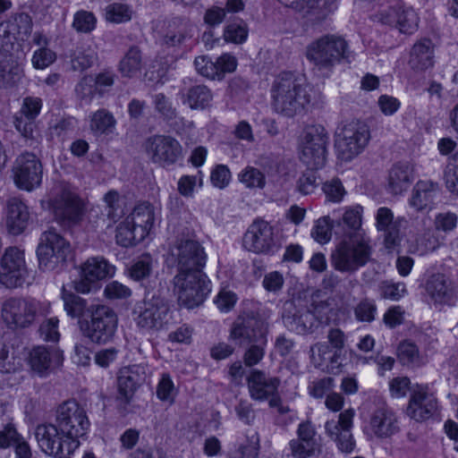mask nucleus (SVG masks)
I'll list each match as a JSON object with an SVG mask.
<instances>
[{"label":"nucleus","mask_w":458,"mask_h":458,"mask_svg":"<svg viewBox=\"0 0 458 458\" xmlns=\"http://www.w3.org/2000/svg\"><path fill=\"white\" fill-rule=\"evenodd\" d=\"M270 98L273 110L285 117L301 114L310 102L307 86L292 72H284L275 78Z\"/></svg>","instance_id":"obj_1"},{"label":"nucleus","mask_w":458,"mask_h":458,"mask_svg":"<svg viewBox=\"0 0 458 458\" xmlns=\"http://www.w3.org/2000/svg\"><path fill=\"white\" fill-rule=\"evenodd\" d=\"M371 254L369 238L357 233L337 243L331 253L330 260L335 270L352 274L364 267L370 260Z\"/></svg>","instance_id":"obj_2"},{"label":"nucleus","mask_w":458,"mask_h":458,"mask_svg":"<svg viewBox=\"0 0 458 458\" xmlns=\"http://www.w3.org/2000/svg\"><path fill=\"white\" fill-rule=\"evenodd\" d=\"M306 57L318 71L328 74L348 58V44L341 36L327 34L308 45Z\"/></svg>","instance_id":"obj_3"},{"label":"nucleus","mask_w":458,"mask_h":458,"mask_svg":"<svg viewBox=\"0 0 458 458\" xmlns=\"http://www.w3.org/2000/svg\"><path fill=\"white\" fill-rule=\"evenodd\" d=\"M50 311V303L30 297H11L4 301L1 317L11 329H22L30 327L38 317Z\"/></svg>","instance_id":"obj_4"},{"label":"nucleus","mask_w":458,"mask_h":458,"mask_svg":"<svg viewBox=\"0 0 458 458\" xmlns=\"http://www.w3.org/2000/svg\"><path fill=\"white\" fill-rule=\"evenodd\" d=\"M89 320L80 322L81 330L90 342L105 344L115 335L118 327V317L115 311L107 305L92 304L88 309Z\"/></svg>","instance_id":"obj_5"},{"label":"nucleus","mask_w":458,"mask_h":458,"mask_svg":"<svg viewBox=\"0 0 458 458\" xmlns=\"http://www.w3.org/2000/svg\"><path fill=\"white\" fill-rule=\"evenodd\" d=\"M173 284L179 302L189 309L201 304L211 291L207 275L199 269L178 270Z\"/></svg>","instance_id":"obj_6"},{"label":"nucleus","mask_w":458,"mask_h":458,"mask_svg":"<svg viewBox=\"0 0 458 458\" xmlns=\"http://www.w3.org/2000/svg\"><path fill=\"white\" fill-rule=\"evenodd\" d=\"M370 131L367 124L358 120L338 126L335 134V146L338 158L349 162L368 146Z\"/></svg>","instance_id":"obj_7"},{"label":"nucleus","mask_w":458,"mask_h":458,"mask_svg":"<svg viewBox=\"0 0 458 458\" xmlns=\"http://www.w3.org/2000/svg\"><path fill=\"white\" fill-rule=\"evenodd\" d=\"M48 204L55 220L63 225H76L82 218L83 202L68 184H56L51 191Z\"/></svg>","instance_id":"obj_8"},{"label":"nucleus","mask_w":458,"mask_h":458,"mask_svg":"<svg viewBox=\"0 0 458 458\" xmlns=\"http://www.w3.org/2000/svg\"><path fill=\"white\" fill-rule=\"evenodd\" d=\"M329 134L321 124L307 126L300 138L299 150L301 160L310 169L322 168L327 162Z\"/></svg>","instance_id":"obj_9"},{"label":"nucleus","mask_w":458,"mask_h":458,"mask_svg":"<svg viewBox=\"0 0 458 458\" xmlns=\"http://www.w3.org/2000/svg\"><path fill=\"white\" fill-rule=\"evenodd\" d=\"M71 244L55 229L50 228L42 233L37 254L39 267L51 271L63 265L71 254Z\"/></svg>","instance_id":"obj_10"},{"label":"nucleus","mask_w":458,"mask_h":458,"mask_svg":"<svg viewBox=\"0 0 458 458\" xmlns=\"http://www.w3.org/2000/svg\"><path fill=\"white\" fill-rule=\"evenodd\" d=\"M55 423L63 434L80 445L79 438L84 436L89 427L85 410L75 401H67L60 404L55 411Z\"/></svg>","instance_id":"obj_11"},{"label":"nucleus","mask_w":458,"mask_h":458,"mask_svg":"<svg viewBox=\"0 0 458 458\" xmlns=\"http://www.w3.org/2000/svg\"><path fill=\"white\" fill-rule=\"evenodd\" d=\"M142 148L148 158L161 167L168 168L182 159L180 142L168 135L156 134L148 137Z\"/></svg>","instance_id":"obj_12"},{"label":"nucleus","mask_w":458,"mask_h":458,"mask_svg":"<svg viewBox=\"0 0 458 458\" xmlns=\"http://www.w3.org/2000/svg\"><path fill=\"white\" fill-rule=\"evenodd\" d=\"M35 437L42 452L55 458H71L76 444L71 441L56 423H41L35 428Z\"/></svg>","instance_id":"obj_13"},{"label":"nucleus","mask_w":458,"mask_h":458,"mask_svg":"<svg viewBox=\"0 0 458 458\" xmlns=\"http://www.w3.org/2000/svg\"><path fill=\"white\" fill-rule=\"evenodd\" d=\"M400 431L399 418L386 404L373 409L364 421L362 432L369 440H387Z\"/></svg>","instance_id":"obj_14"},{"label":"nucleus","mask_w":458,"mask_h":458,"mask_svg":"<svg viewBox=\"0 0 458 458\" xmlns=\"http://www.w3.org/2000/svg\"><path fill=\"white\" fill-rule=\"evenodd\" d=\"M280 379L276 377H268L265 372L253 369L247 377V385L250 397L256 401L268 400L271 408H276L278 412L284 414L290 410L282 403L278 394Z\"/></svg>","instance_id":"obj_15"},{"label":"nucleus","mask_w":458,"mask_h":458,"mask_svg":"<svg viewBox=\"0 0 458 458\" xmlns=\"http://www.w3.org/2000/svg\"><path fill=\"white\" fill-rule=\"evenodd\" d=\"M134 314V319L140 327L159 330L168 323L170 309L164 298L153 295L138 303Z\"/></svg>","instance_id":"obj_16"},{"label":"nucleus","mask_w":458,"mask_h":458,"mask_svg":"<svg viewBox=\"0 0 458 458\" xmlns=\"http://www.w3.org/2000/svg\"><path fill=\"white\" fill-rule=\"evenodd\" d=\"M355 411L352 408L341 411L337 420L325 422V433L333 441L341 453L351 454L356 447V441L352 432Z\"/></svg>","instance_id":"obj_17"},{"label":"nucleus","mask_w":458,"mask_h":458,"mask_svg":"<svg viewBox=\"0 0 458 458\" xmlns=\"http://www.w3.org/2000/svg\"><path fill=\"white\" fill-rule=\"evenodd\" d=\"M28 278L23 251L16 247L6 249L0 259V284L13 289L22 286Z\"/></svg>","instance_id":"obj_18"},{"label":"nucleus","mask_w":458,"mask_h":458,"mask_svg":"<svg viewBox=\"0 0 458 458\" xmlns=\"http://www.w3.org/2000/svg\"><path fill=\"white\" fill-rule=\"evenodd\" d=\"M13 177L17 188L31 191L42 182L43 166L33 153L26 152L19 156L13 167Z\"/></svg>","instance_id":"obj_19"},{"label":"nucleus","mask_w":458,"mask_h":458,"mask_svg":"<svg viewBox=\"0 0 458 458\" xmlns=\"http://www.w3.org/2000/svg\"><path fill=\"white\" fill-rule=\"evenodd\" d=\"M115 273V267L104 257L89 258L81 267V278L75 282L74 289L81 293H89L97 284L111 277Z\"/></svg>","instance_id":"obj_20"},{"label":"nucleus","mask_w":458,"mask_h":458,"mask_svg":"<svg viewBox=\"0 0 458 458\" xmlns=\"http://www.w3.org/2000/svg\"><path fill=\"white\" fill-rule=\"evenodd\" d=\"M242 246L255 254H273L276 249L273 227L265 220H255L243 235Z\"/></svg>","instance_id":"obj_21"},{"label":"nucleus","mask_w":458,"mask_h":458,"mask_svg":"<svg viewBox=\"0 0 458 458\" xmlns=\"http://www.w3.org/2000/svg\"><path fill=\"white\" fill-rule=\"evenodd\" d=\"M25 360L31 372L39 377H47L61 365L63 355L56 347L35 345L27 350Z\"/></svg>","instance_id":"obj_22"},{"label":"nucleus","mask_w":458,"mask_h":458,"mask_svg":"<svg viewBox=\"0 0 458 458\" xmlns=\"http://www.w3.org/2000/svg\"><path fill=\"white\" fill-rule=\"evenodd\" d=\"M172 255L177 261L178 270L203 271L207 255L204 248L194 240L182 239L172 248Z\"/></svg>","instance_id":"obj_23"},{"label":"nucleus","mask_w":458,"mask_h":458,"mask_svg":"<svg viewBox=\"0 0 458 458\" xmlns=\"http://www.w3.org/2000/svg\"><path fill=\"white\" fill-rule=\"evenodd\" d=\"M266 323L253 312L240 315L233 322L230 337L240 344L260 341L267 337Z\"/></svg>","instance_id":"obj_24"},{"label":"nucleus","mask_w":458,"mask_h":458,"mask_svg":"<svg viewBox=\"0 0 458 458\" xmlns=\"http://www.w3.org/2000/svg\"><path fill=\"white\" fill-rule=\"evenodd\" d=\"M408 220L404 216L394 218V214L388 208H379L376 215V226L384 232V244L386 249L393 250L401 243V229L404 228Z\"/></svg>","instance_id":"obj_25"},{"label":"nucleus","mask_w":458,"mask_h":458,"mask_svg":"<svg viewBox=\"0 0 458 458\" xmlns=\"http://www.w3.org/2000/svg\"><path fill=\"white\" fill-rule=\"evenodd\" d=\"M297 438L289 442L291 454L295 458H309L320 453L321 446L316 438L317 431L310 420L302 421L297 428Z\"/></svg>","instance_id":"obj_26"},{"label":"nucleus","mask_w":458,"mask_h":458,"mask_svg":"<svg viewBox=\"0 0 458 458\" xmlns=\"http://www.w3.org/2000/svg\"><path fill=\"white\" fill-rule=\"evenodd\" d=\"M426 291L435 302L451 305L458 300L457 286L442 273H435L428 277Z\"/></svg>","instance_id":"obj_27"},{"label":"nucleus","mask_w":458,"mask_h":458,"mask_svg":"<svg viewBox=\"0 0 458 458\" xmlns=\"http://www.w3.org/2000/svg\"><path fill=\"white\" fill-rule=\"evenodd\" d=\"M41 108V98L31 96L23 98L21 109L14 116L13 124L24 138H32L34 120L39 114Z\"/></svg>","instance_id":"obj_28"},{"label":"nucleus","mask_w":458,"mask_h":458,"mask_svg":"<svg viewBox=\"0 0 458 458\" xmlns=\"http://www.w3.org/2000/svg\"><path fill=\"white\" fill-rule=\"evenodd\" d=\"M144 380L145 370L142 366L132 365L121 369L117 378L118 398L129 403Z\"/></svg>","instance_id":"obj_29"},{"label":"nucleus","mask_w":458,"mask_h":458,"mask_svg":"<svg viewBox=\"0 0 458 458\" xmlns=\"http://www.w3.org/2000/svg\"><path fill=\"white\" fill-rule=\"evenodd\" d=\"M437 409V398L425 387L416 389L410 399L407 414L417 421L430 418Z\"/></svg>","instance_id":"obj_30"},{"label":"nucleus","mask_w":458,"mask_h":458,"mask_svg":"<svg viewBox=\"0 0 458 458\" xmlns=\"http://www.w3.org/2000/svg\"><path fill=\"white\" fill-rule=\"evenodd\" d=\"M439 184L431 180L418 181L409 199V205L416 211L430 210L433 208Z\"/></svg>","instance_id":"obj_31"},{"label":"nucleus","mask_w":458,"mask_h":458,"mask_svg":"<svg viewBox=\"0 0 458 458\" xmlns=\"http://www.w3.org/2000/svg\"><path fill=\"white\" fill-rule=\"evenodd\" d=\"M30 220L27 205L17 198L7 202L5 227L10 234L19 235L26 229Z\"/></svg>","instance_id":"obj_32"},{"label":"nucleus","mask_w":458,"mask_h":458,"mask_svg":"<svg viewBox=\"0 0 458 458\" xmlns=\"http://www.w3.org/2000/svg\"><path fill=\"white\" fill-rule=\"evenodd\" d=\"M192 27L186 19L174 17L165 22L163 31V44L167 47L182 45L187 38H191Z\"/></svg>","instance_id":"obj_33"},{"label":"nucleus","mask_w":458,"mask_h":458,"mask_svg":"<svg viewBox=\"0 0 458 458\" xmlns=\"http://www.w3.org/2000/svg\"><path fill=\"white\" fill-rule=\"evenodd\" d=\"M409 64L414 71H426L434 65V45L430 39L416 42L411 51Z\"/></svg>","instance_id":"obj_34"},{"label":"nucleus","mask_w":458,"mask_h":458,"mask_svg":"<svg viewBox=\"0 0 458 458\" xmlns=\"http://www.w3.org/2000/svg\"><path fill=\"white\" fill-rule=\"evenodd\" d=\"M413 181V166L409 163L394 165L388 176V188L393 194H401L411 186Z\"/></svg>","instance_id":"obj_35"},{"label":"nucleus","mask_w":458,"mask_h":458,"mask_svg":"<svg viewBox=\"0 0 458 458\" xmlns=\"http://www.w3.org/2000/svg\"><path fill=\"white\" fill-rule=\"evenodd\" d=\"M145 237L148 234L155 219L154 208L147 202L138 204L126 217Z\"/></svg>","instance_id":"obj_36"},{"label":"nucleus","mask_w":458,"mask_h":458,"mask_svg":"<svg viewBox=\"0 0 458 458\" xmlns=\"http://www.w3.org/2000/svg\"><path fill=\"white\" fill-rule=\"evenodd\" d=\"M213 94L205 85H195L191 87L182 95V101L192 110H203L211 106Z\"/></svg>","instance_id":"obj_37"},{"label":"nucleus","mask_w":458,"mask_h":458,"mask_svg":"<svg viewBox=\"0 0 458 458\" xmlns=\"http://www.w3.org/2000/svg\"><path fill=\"white\" fill-rule=\"evenodd\" d=\"M284 325L289 330L299 335L312 333L318 328V323L310 310L298 311L284 317Z\"/></svg>","instance_id":"obj_38"},{"label":"nucleus","mask_w":458,"mask_h":458,"mask_svg":"<svg viewBox=\"0 0 458 458\" xmlns=\"http://www.w3.org/2000/svg\"><path fill=\"white\" fill-rule=\"evenodd\" d=\"M115 125L114 116L106 109H99L89 115V130L95 136L113 133Z\"/></svg>","instance_id":"obj_39"},{"label":"nucleus","mask_w":458,"mask_h":458,"mask_svg":"<svg viewBox=\"0 0 458 458\" xmlns=\"http://www.w3.org/2000/svg\"><path fill=\"white\" fill-rule=\"evenodd\" d=\"M142 67V54L137 47H130L119 64L120 72L127 78L136 77L141 72Z\"/></svg>","instance_id":"obj_40"},{"label":"nucleus","mask_w":458,"mask_h":458,"mask_svg":"<svg viewBox=\"0 0 458 458\" xmlns=\"http://www.w3.org/2000/svg\"><path fill=\"white\" fill-rule=\"evenodd\" d=\"M237 179L250 191L263 190L267 184L265 174L257 167L247 165L238 174Z\"/></svg>","instance_id":"obj_41"},{"label":"nucleus","mask_w":458,"mask_h":458,"mask_svg":"<svg viewBox=\"0 0 458 458\" xmlns=\"http://www.w3.org/2000/svg\"><path fill=\"white\" fill-rule=\"evenodd\" d=\"M145 238L127 218L117 226L116 242L123 247L133 246Z\"/></svg>","instance_id":"obj_42"},{"label":"nucleus","mask_w":458,"mask_h":458,"mask_svg":"<svg viewBox=\"0 0 458 458\" xmlns=\"http://www.w3.org/2000/svg\"><path fill=\"white\" fill-rule=\"evenodd\" d=\"M310 307V311L317 320L318 327L330 324L336 315L332 301L329 299L323 301L313 299Z\"/></svg>","instance_id":"obj_43"},{"label":"nucleus","mask_w":458,"mask_h":458,"mask_svg":"<svg viewBox=\"0 0 458 458\" xmlns=\"http://www.w3.org/2000/svg\"><path fill=\"white\" fill-rule=\"evenodd\" d=\"M62 299L64 301V308L67 315L72 318H81L86 312L88 313L87 301L81 297L71 293H65L63 289Z\"/></svg>","instance_id":"obj_44"},{"label":"nucleus","mask_w":458,"mask_h":458,"mask_svg":"<svg viewBox=\"0 0 458 458\" xmlns=\"http://www.w3.org/2000/svg\"><path fill=\"white\" fill-rule=\"evenodd\" d=\"M97 55L89 47H78L71 55V65L72 70L82 72L94 64Z\"/></svg>","instance_id":"obj_45"},{"label":"nucleus","mask_w":458,"mask_h":458,"mask_svg":"<svg viewBox=\"0 0 458 458\" xmlns=\"http://www.w3.org/2000/svg\"><path fill=\"white\" fill-rule=\"evenodd\" d=\"M419 17L411 7L399 6L395 27L402 33L412 34L418 28Z\"/></svg>","instance_id":"obj_46"},{"label":"nucleus","mask_w":458,"mask_h":458,"mask_svg":"<svg viewBox=\"0 0 458 458\" xmlns=\"http://www.w3.org/2000/svg\"><path fill=\"white\" fill-rule=\"evenodd\" d=\"M106 20L112 23H123L130 21L133 15L131 5L123 3L108 4L105 10Z\"/></svg>","instance_id":"obj_47"},{"label":"nucleus","mask_w":458,"mask_h":458,"mask_svg":"<svg viewBox=\"0 0 458 458\" xmlns=\"http://www.w3.org/2000/svg\"><path fill=\"white\" fill-rule=\"evenodd\" d=\"M333 222L329 216L318 218L311 230L312 238L320 244L328 242L332 238Z\"/></svg>","instance_id":"obj_48"},{"label":"nucleus","mask_w":458,"mask_h":458,"mask_svg":"<svg viewBox=\"0 0 458 458\" xmlns=\"http://www.w3.org/2000/svg\"><path fill=\"white\" fill-rule=\"evenodd\" d=\"M444 178L446 189L458 196V150L450 158Z\"/></svg>","instance_id":"obj_49"},{"label":"nucleus","mask_w":458,"mask_h":458,"mask_svg":"<svg viewBox=\"0 0 458 458\" xmlns=\"http://www.w3.org/2000/svg\"><path fill=\"white\" fill-rule=\"evenodd\" d=\"M152 267V257L149 254H143L131 265L130 276L133 280L140 281L150 275Z\"/></svg>","instance_id":"obj_50"},{"label":"nucleus","mask_w":458,"mask_h":458,"mask_svg":"<svg viewBox=\"0 0 458 458\" xmlns=\"http://www.w3.org/2000/svg\"><path fill=\"white\" fill-rule=\"evenodd\" d=\"M21 78L18 66L7 60H0V88L14 85Z\"/></svg>","instance_id":"obj_51"},{"label":"nucleus","mask_w":458,"mask_h":458,"mask_svg":"<svg viewBox=\"0 0 458 458\" xmlns=\"http://www.w3.org/2000/svg\"><path fill=\"white\" fill-rule=\"evenodd\" d=\"M259 450V437L253 433L247 439V444L242 445L230 454L229 458H257Z\"/></svg>","instance_id":"obj_52"},{"label":"nucleus","mask_w":458,"mask_h":458,"mask_svg":"<svg viewBox=\"0 0 458 458\" xmlns=\"http://www.w3.org/2000/svg\"><path fill=\"white\" fill-rule=\"evenodd\" d=\"M252 344L244 352L243 361L248 367L257 365L265 355V346L267 344V337L260 341H252Z\"/></svg>","instance_id":"obj_53"},{"label":"nucleus","mask_w":458,"mask_h":458,"mask_svg":"<svg viewBox=\"0 0 458 458\" xmlns=\"http://www.w3.org/2000/svg\"><path fill=\"white\" fill-rule=\"evenodd\" d=\"M458 224V216L451 211L440 212L436 215L434 226L436 231L445 233L453 232Z\"/></svg>","instance_id":"obj_54"},{"label":"nucleus","mask_w":458,"mask_h":458,"mask_svg":"<svg viewBox=\"0 0 458 458\" xmlns=\"http://www.w3.org/2000/svg\"><path fill=\"white\" fill-rule=\"evenodd\" d=\"M97 19L95 15L88 11H79L74 14L72 27L82 33H89L96 27Z\"/></svg>","instance_id":"obj_55"},{"label":"nucleus","mask_w":458,"mask_h":458,"mask_svg":"<svg viewBox=\"0 0 458 458\" xmlns=\"http://www.w3.org/2000/svg\"><path fill=\"white\" fill-rule=\"evenodd\" d=\"M176 392L169 374H163L157 386V396L162 402L173 403Z\"/></svg>","instance_id":"obj_56"},{"label":"nucleus","mask_w":458,"mask_h":458,"mask_svg":"<svg viewBox=\"0 0 458 458\" xmlns=\"http://www.w3.org/2000/svg\"><path fill=\"white\" fill-rule=\"evenodd\" d=\"M11 23L13 25V31L16 30L18 38L21 40L28 38L32 31V18L26 13L15 15L14 21Z\"/></svg>","instance_id":"obj_57"},{"label":"nucleus","mask_w":458,"mask_h":458,"mask_svg":"<svg viewBox=\"0 0 458 458\" xmlns=\"http://www.w3.org/2000/svg\"><path fill=\"white\" fill-rule=\"evenodd\" d=\"M16 39L13 32V25L11 21H3L0 23V52L8 54L13 47Z\"/></svg>","instance_id":"obj_58"},{"label":"nucleus","mask_w":458,"mask_h":458,"mask_svg":"<svg viewBox=\"0 0 458 458\" xmlns=\"http://www.w3.org/2000/svg\"><path fill=\"white\" fill-rule=\"evenodd\" d=\"M58 324L59 319L55 317L44 320L38 328L40 337L47 342H57L60 338Z\"/></svg>","instance_id":"obj_59"},{"label":"nucleus","mask_w":458,"mask_h":458,"mask_svg":"<svg viewBox=\"0 0 458 458\" xmlns=\"http://www.w3.org/2000/svg\"><path fill=\"white\" fill-rule=\"evenodd\" d=\"M248 37V29L245 25L231 23L224 31V38L226 42L233 44L243 43Z\"/></svg>","instance_id":"obj_60"},{"label":"nucleus","mask_w":458,"mask_h":458,"mask_svg":"<svg viewBox=\"0 0 458 458\" xmlns=\"http://www.w3.org/2000/svg\"><path fill=\"white\" fill-rule=\"evenodd\" d=\"M56 60V54L48 47L37 49L32 55L31 63L36 69H45Z\"/></svg>","instance_id":"obj_61"},{"label":"nucleus","mask_w":458,"mask_h":458,"mask_svg":"<svg viewBox=\"0 0 458 458\" xmlns=\"http://www.w3.org/2000/svg\"><path fill=\"white\" fill-rule=\"evenodd\" d=\"M418 251L423 255L429 251H434L439 246V241L431 229H427L417 241Z\"/></svg>","instance_id":"obj_62"},{"label":"nucleus","mask_w":458,"mask_h":458,"mask_svg":"<svg viewBox=\"0 0 458 458\" xmlns=\"http://www.w3.org/2000/svg\"><path fill=\"white\" fill-rule=\"evenodd\" d=\"M313 170L310 169L302 174L297 182L298 191L303 195L311 194L319 185L318 176Z\"/></svg>","instance_id":"obj_63"},{"label":"nucleus","mask_w":458,"mask_h":458,"mask_svg":"<svg viewBox=\"0 0 458 458\" xmlns=\"http://www.w3.org/2000/svg\"><path fill=\"white\" fill-rule=\"evenodd\" d=\"M398 358L403 364H414L419 362V350L417 346L411 343L404 341L401 343L397 350Z\"/></svg>","instance_id":"obj_64"}]
</instances>
